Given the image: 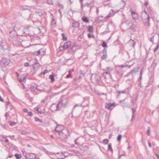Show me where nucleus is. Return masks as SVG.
Wrapping results in <instances>:
<instances>
[{"mask_svg":"<svg viewBox=\"0 0 159 159\" xmlns=\"http://www.w3.org/2000/svg\"><path fill=\"white\" fill-rule=\"evenodd\" d=\"M141 18L143 24L145 26H149L150 25L149 16L146 11H144L142 13Z\"/></svg>","mask_w":159,"mask_h":159,"instance_id":"1","label":"nucleus"},{"mask_svg":"<svg viewBox=\"0 0 159 159\" xmlns=\"http://www.w3.org/2000/svg\"><path fill=\"white\" fill-rule=\"evenodd\" d=\"M123 26H126V29H129L131 30H133V32L135 31L134 29L135 25L132 23H131L129 20H126L123 22L122 24Z\"/></svg>","mask_w":159,"mask_h":159,"instance_id":"2","label":"nucleus"},{"mask_svg":"<svg viewBox=\"0 0 159 159\" xmlns=\"http://www.w3.org/2000/svg\"><path fill=\"white\" fill-rule=\"evenodd\" d=\"M10 62V60L7 58L3 57L0 61V65L2 67L7 66Z\"/></svg>","mask_w":159,"mask_h":159,"instance_id":"3","label":"nucleus"},{"mask_svg":"<svg viewBox=\"0 0 159 159\" xmlns=\"http://www.w3.org/2000/svg\"><path fill=\"white\" fill-rule=\"evenodd\" d=\"M33 60L34 61V63L33 66L34 71V73H35L39 69L40 65L36 58H35Z\"/></svg>","mask_w":159,"mask_h":159,"instance_id":"4","label":"nucleus"},{"mask_svg":"<svg viewBox=\"0 0 159 159\" xmlns=\"http://www.w3.org/2000/svg\"><path fill=\"white\" fill-rule=\"evenodd\" d=\"M58 134L59 135V138L61 141H64L67 139V136L63 131H61Z\"/></svg>","mask_w":159,"mask_h":159,"instance_id":"5","label":"nucleus"},{"mask_svg":"<svg viewBox=\"0 0 159 159\" xmlns=\"http://www.w3.org/2000/svg\"><path fill=\"white\" fill-rule=\"evenodd\" d=\"M17 34L16 31L13 30L12 29L9 28V36L12 38L16 37Z\"/></svg>","mask_w":159,"mask_h":159,"instance_id":"6","label":"nucleus"},{"mask_svg":"<svg viewBox=\"0 0 159 159\" xmlns=\"http://www.w3.org/2000/svg\"><path fill=\"white\" fill-rule=\"evenodd\" d=\"M115 104L113 103H107L105 105V108L109 110H112L115 107Z\"/></svg>","mask_w":159,"mask_h":159,"instance_id":"7","label":"nucleus"},{"mask_svg":"<svg viewBox=\"0 0 159 159\" xmlns=\"http://www.w3.org/2000/svg\"><path fill=\"white\" fill-rule=\"evenodd\" d=\"M66 157V155L65 154H63L62 152H57L56 153V158L57 159H64V157L63 156Z\"/></svg>","mask_w":159,"mask_h":159,"instance_id":"8","label":"nucleus"},{"mask_svg":"<svg viewBox=\"0 0 159 159\" xmlns=\"http://www.w3.org/2000/svg\"><path fill=\"white\" fill-rule=\"evenodd\" d=\"M71 43L70 42L68 41L65 43L63 46L64 49H67L70 47Z\"/></svg>","mask_w":159,"mask_h":159,"instance_id":"9","label":"nucleus"},{"mask_svg":"<svg viewBox=\"0 0 159 159\" xmlns=\"http://www.w3.org/2000/svg\"><path fill=\"white\" fill-rule=\"evenodd\" d=\"M37 85L35 84H32L30 85V89L32 92H35L37 90Z\"/></svg>","mask_w":159,"mask_h":159,"instance_id":"10","label":"nucleus"},{"mask_svg":"<svg viewBox=\"0 0 159 159\" xmlns=\"http://www.w3.org/2000/svg\"><path fill=\"white\" fill-rule=\"evenodd\" d=\"M27 156L29 159H35L36 157L35 154L33 153H28Z\"/></svg>","mask_w":159,"mask_h":159,"instance_id":"11","label":"nucleus"},{"mask_svg":"<svg viewBox=\"0 0 159 159\" xmlns=\"http://www.w3.org/2000/svg\"><path fill=\"white\" fill-rule=\"evenodd\" d=\"M131 14L133 19L137 20L138 19V16L137 14L134 11H131Z\"/></svg>","mask_w":159,"mask_h":159,"instance_id":"12","label":"nucleus"},{"mask_svg":"<svg viewBox=\"0 0 159 159\" xmlns=\"http://www.w3.org/2000/svg\"><path fill=\"white\" fill-rule=\"evenodd\" d=\"M21 27V25L20 24H17L15 26L13 27L12 29L17 31L20 29Z\"/></svg>","mask_w":159,"mask_h":159,"instance_id":"13","label":"nucleus"},{"mask_svg":"<svg viewBox=\"0 0 159 159\" xmlns=\"http://www.w3.org/2000/svg\"><path fill=\"white\" fill-rule=\"evenodd\" d=\"M63 128V126L61 125H57L55 128V130L56 131L59 133L61 131L62 129Z\"/></svg>","mask_w":159,"mask_h":159,"instance_id":"14","label":"nucleus"},{"mask_svg":"<svg viewBox=\"0 0 159 159\" xmlns=\"http://www.w3.org/2000/svg\"><path fill=\"white\" fill-rule=\"evenodd\" d=\"M49 156L52 159H57V158H56V153L50 152L49 153Z\"/></svg>","mask_w":159,"mask_h":159,"instance_id":"15","label":"nucleus"},{"mask_svg":"<svg viewBox=\"0 0 159 159\" xmlns=\"http://www.w3.org/2000/svg\"><path fill=\"white\" fill-rule=\"evenodd\" d=\"M138 71V69L136 68H134L131 71L130 73L132 75H133L134 74H136Z\"/></svg>","mask_w":159,"mask_h":159,"instance_id":"16","label":"nucleus"},{"mask_svg":"<svg viewBox=\"0 0 159 159\" xmlns=\"http://www.w3.org/2000/svg\"><path fill=\"white\" fill-rule=\"evenodd\" d=\"M107 50L106 49H104L103 50V56L102 58L104 59H106L107 57Z\"/></svg>","mask_w":159,"mask_h":159,"instance_id":"17","label":"nucleus"},{"mask_svg":"<svg viewBox=\"0 0 159 159\" xmlns=\"http://www.w3.org/2000/svg\"><path fill=\"white\" fill-rule=\"evenodd\" d=\"M125 100V99H123V100H120L119 101V102L120 103H121L122 102H123V103L122 104V105L123 106L129 107V104L126 102H124Z\"/></svg>","mask_w":159,"mask_h":159,"instance_id":"18","label":"nucleus"},{"mask_svg":"<svg viewBox=\"0 0 159 159\" xmlns=\"http://www.w3.org/2000/svg\"><path fill=\"white\" fill-rule=\"evenodd\" d=\"M155 36V34H152L149 37V40L150 42L153 43L154 38Z\"/></svg>","mask_w":159,"mask_h":159,"instance_id":"19","label":"nucleus"},{"mask_svg":"<svg viewBox=\"0 0 159 159\" xmlns=\"http://www.w3.org/2000/svg\"><path fill=\"white\" fill-rule=\"evenodd\" d=\"M128 43L130 46L132 47L134 46L135 44L134 41L131 39H130Z\"/></svg>","mask_w":159,"mask_h":159,"instance_id":"20","label":"nucleus"},{"mask_svg":"<svg viewBox=\"0 0 159 159\" xmlns=\"http://www.w3.org/2000/svg\"><path fill=\"white\" fill-rule=\"evenodd\" d=\"M73 71V70H72V69L68 71L69 74L66 76V78H69L70 77H72L71 74H72V72Z\"/></svg>","mask_w":159,"mask_h":159,"instance_id":"21","label":"nucleus"},{"mask_svg":"<svg viewBox=\"0 0 159 159\" xmlns=\"http://www.w3.org/2000/svg\"><path fill=\"white\" fill-rule=\"evenodd\" d=\"M82 20L84 22L89 23V21L88 18L85 16H83L82 19Z\"/></svg>","mask_w":159,"mask_h":159,"instance_id":"22","label":"nucleus"},{"mask_svg":"<svg viewBox=\"0 0 159 159\" xmlns=\"http://www.w3.org/2000/svg\"><path fill=\"white\" fill-rule=\"evenodd\" d=\"M79 23L77 22H74L72 23V26L73 27H78L79 26Z\"/></svg>","mask_w":159,"mask_h":159,"instance_id":"23","label":"nucleus"},{"mask_svg":"<svg viewBox=\"0 0 159 159\" xmlns=\"http://www.w3.org/2000/svg\"><path fill=\"white\" fill-rule=\"evenodd\" d=\"M108 151H110L112 153L113 152V150L112 148L111 143H109L108 144Z\"/></svg>","mask_w":159,"mask_h":159,"instance_id":"24","label":"nucleus"},{"mask_svg":"<svg viewBox=\"0 0 159 159\" xmlns=\"http://www.w3.org/2000/svg\"><path fill=\"white\" fill-rule=\"evenodd\" d=\"M106 75H108V77H109L110 76V72L107 71V72L103 73V75L104 77L105 78H106Z\"/></svg>","mask_w":159,"mask_h":159,"instance_id":"25","label":"nucleus"},{"mask_svg":"<svg viewBox=\"0 0 159 159\" xmlns=\"http://www.w3.org/2000/svg\"><path fill=\"white\" fill-rule=\"evenodd\" d=\"M61 101H60L58 102V104L57 105H53V106H55V107L56 108V110H57L58 111H59L60 110V108L59 107V105L61 104Z\"/></svg>","mask_w":159,"mask_h":159,"instance_id":"26","label":"nucleus"},{"mask_svg":"<svg viewBox=\"0 0 159 159\" xmlns=\"http://www.w3.org/2000/svg\"><path fill=\"white\" fill-rule=\"evenodd\" d=\"M113 12V10H111V11H110V12L108 13V15L105 17V19H107L110 17L113 16L112 13Z\"/></svg>","mask_w":159,"mask_h":159,"instance_id":"27","label":"nucleus"},{"mask_svg":"<svg viewBox=\"0 0 159 159\" xmlns=\"http://www.w3.org/2000/svg\"><path fill=\"white\" fill-rule=\"evenodd\" d=\"M95 79L96 81H99L100 80L101 78L98 75H95Z\"/></svg>","mask_w":159,"mask_h":159,"instance_id":"28","label":"nucleus"},{"mask_svg":"<svg viewBox=\"0 0 159 159\" xmlns=\"http://www.w3.org/2000/svg\"><path fill=\"white\" fill-rule=\"evenodd\" d=\"M49 78L51 80V81L52 82H54L55 80L54 75H50L49 76Z\"/></svg>","mask_w":159,"mask_h":159,"instance_id":"29","label":"nucleus"},{"mask_svg":"<svg viewBox=\"0 0 159 159\" xmlns=\"http://www.w3.org/2000/svg\"><path fill=\"white\" fill-rule=\"evenodd\" d=\"M88 30L90 32H93V26L92 25H90L88 26Z\"/></svg>","mask_w":159,"mask_h":159,"instance_id":"30","label":"nucleus"},{"mask_svg":"<svg viewBox=\"0 0 159 159\" xmlns=\"http://www.w3.org/2000/svg\"><path fill=\"white\" fill-rule=\"evenodd\" d=\"M15 156L16 157V159H20L22 157L20 154H15Z\"/></svg>","mask_w":159,"mask_h":159,"instance_id":"31","label":"nucleus"},{"mask_svg":"<svg viewBox=\"0 0 159 159\" xmlns=\"http://www.w3.org/2000/svg\"><path fill=\"white\" fill-rule=\"evenodd\" d=\"M106 69L109 72L112 71L113 69L112 67H107Z\"/></svg>","mask_w":159,"mask_h":159,"instance_id":"32","label":"nucleus"},{"mask_svg":"<svg viewBox=\"0 0 159 159\" xmlns=\"http://www.w3.org/2000/svg\"><path fill=\"white\" fill-rule=\"evenodd\" d=\"M109 142L108 140L107 139H104L102 141V143L104 144H107Z\"/></svg>","mask_w":159,"mask_h":159,"instance_id":"33","label":"nucleus"},{"mask_svg":"<svg viewBox=\"0 0 159 159\" xmlns=\"http://www.w3.org/2000/svg\"><path fill=\"white\" fill-rule=\"evenodd\" d=\"M126 90L125 89L124 90H122L121 91H119L118 92V93L119 94V95L121 93H123V94L125 93H126Z\"/></svg>","mask_w":159,"mask_h":159,"instance_id":"34","label":"nucleus"},{"mask_svg":"<svg viewBox=\"0 0 159 159\" xmlns=\"http://www.w3.org/2000/svg\"><path fill=\"white\" fill-rule=\"evenodd\" d=\"M61 104L62 105V106L64 107H66L68 103L67 101H66L64 103H63L62 102V100H61Z\"/></svg>","mask_w":159,"mask_h":159,"instance_id":"35","label":"nucleus"},{"mask_svg":"<svg viewBox=\"0 0 159 159\" xmlns=\"http://www.w3.org/2000/svg\"><path fill=\"white\" fill-rule=\"evenodd\" d=\"M23 32L25 34H29V30L28 29H24L23 30Z\"/></svg>","mask_w":159,"mask_h":159,"instance_id":"36","label":"nucleus"},{"mask_svg":"<svg viewBox=\"0 0 159 159\" xmlns=\"http://www.w3.org/2000/svg\"><path fill=\"white\" fill-rule=\"evenodd\" d=\"M62 37L63 38V41H66L67 39V37H65V34L64 33L62 34Z\"/></svg>","mask_w":159,"mask_h":159,"instance_id":"37","label":"nucleus"},{"mask_svg":"<svg viewBox=\"0 0 159 159\" xmlns=\"http://www.w3.org/2000/svg\"><path fill=\"white\" fill-rule=\"evenodd\" d=\"M9 125L11 126H13L15 125L16 124V123L14 122L10 121L9 122Z\"/></svg>","mask_w":159,"mask_h":159,"instance_id":"38","label":"nucleus"},{"mask_svg":"<svg viewBox=\"0 0 159 159\" xmlns=\"http://www.w3.org/2000/svg\"><path fill=\"white\" fill-rule=\"evenodd\" d=\"M83 0H80V3L81 5V9H83L84 6L83 4Z\"/></svg>","mask_w":159,"mask_h":159,"instance_id":"39","label":"nucleus"},{"mask_svg":"<svg viewBox=\"0 0 159 159\" xmlns=\"http://www.w3.org/2000/svg\"><path fill=\"white\" fill-rule=\"evenodd\" d=\"M25 97L29 99V100H30L31 99H32L31 98L29 94L27 93H26L25 94Z\"/></svg>","mask_w":159,"mask_h":159,"instance_id":"40","label":"nucleus"},{"mask_svg":"<svg viewBox=\"0 0 159 159\" xmlns=\"http://www.w3.org/2000/svg\"><path fill=\"white\" fill-rule=\"evenodd\" d=\"M47 3L49 5H52L53 3V2L52 0H47Z\"/></svg>","mask_w":159,"mask_h":159,"instance_id":"41","label":"nucleus"},{"mask_svg":"<svg viewBox=\"0 0 159 159\" xmlns=\"http://www.w3.org/2000/svg\"><path fill=\"white\" fill-rule=\"evenodd\" d=\"M132 118H133V117L134 116V114L136 112V111L135 109H134V108H132Z\"/></svg>","mask_w":159,"mask_h":159,"instance_id":"42","label":"nucleus"},{"mask_svg":"<svg viewBox=\"0 0 159 159\" xmlns=\"http://www.w3.org/2000/svg\"><path fill=\"white\" fill-rule=\"evenodd\" d=\"M35 121H38L40 123H42V120H40L38 117H35Z\"/></svg>","mask_w":159,"mask_h":159,"instance_id":"43","label":"nucleus"},{"mask_svg":"<svg viewBox=\"0 0 159 159\" xmlns=\"http://www.w3.org/2000/svg\"><path fill=\"white\" fill-rule=\"evenodd\" d=\"M122 136L121 134H119L117 138V140L118 141H120L121 139Z\"/></svg>","mask_w":159,"mask_h":159,"instance_id":"44","label":"nucleus"},{"mask_svg":"<svg viewBox=\"0 0 159 159\" xmlns=\"http://www.w3.org/2000/svg\"><path fill=\"white\" fill-rule=\"evenodd\" d=\"M102 46L103 47H107V46L106 43L104 41H103L102 42Z\"/></svg>","mask_w":159,"mask_h":159,"instance_id":"45","label":"nucleus"},{"mask_svg":"<svg viewBox=\"0 0 159 159\" xmlns=\"http://www.w3.org/2000/svg\"><path fill=\"white\" fill-rule=\"evenodd\" d=\"M146 134L147 135H150V127H148V129L146 132Z\"/></svg>","mask_w":159,"mask_h":159,"instance_id":"46","label":"nucleus"},{"mask_svg":"<svg viewBox=\"0 0 159 159\" xmlns=\"http://www.w3.org/2000/svg\"><path fill=\"white\" fill-rule=\"evenodd\" d=\"M159 48V45H157L156 48L154 49V52H156L158 50Z\"/></svg>","mask_w":159,"mask_h":159,"instance_id":"47","label":"nucleus"},{"mask_svg":"<svg viewBox=\"0 0 159 159\" xmlns=\"http://www.w3.org/2000/svg\"><path fill=\"white\" fill-rule=\"evenodd\" d=\"M6 45V43L4 41H2L1 43V46L3 47V45Z\"/></svg>","mask_w":159,"mask_h":159,"instance_id":"48","label":"nucleus"},{"mask_svg":"<svg viewBox=\"0 0 159 159\" xmlns=\"http://www.w3.org/2000/svg\"><path fill=\"white\" fill-rule=\"evenodd\" d=\"M25 80V77H24L22 79H20L19 80V81H20V82L21 83L22 82H23L24 81V80Z\"/></svg>","mask_w":159,"mask_h":159,"instance_id":"49","label":"nucleus"},{"mask_svg":"<svg viewBox=\"0 0 159 159\" xmlns=\"http://www.w3.org/2000/svg\"><path fill=\"white\" fill-rule=\"evenodd\" d=\"M35 110H37V111H38V112L39 113H40V114H41V113H42V111H39V109L38 107H36L35 108Z\"/></svg>","mask_w":159,"mask_h":159,"instance_id":"50","label":"nucleus"},{"mask_svg":"<svg viewBox=\"0 0 159 159\" xmlns=\"http://www.w3.org/2000/svg\"><path fill=\"white\" fill-rule=\"evenodd\" d=\"M2 48L4 50H6L7 49V46L6 45H3V46L2 47Z\"/></svg>","mask_w":159,"mask_h":159,"instance_id":"51","label":"nucleus"},{"mask_svg":"<svg viewBox=\"0 0 159 159\" xmlns=\"http://www.w3.org/2000/svg\"><path fill=\"white\" fill-rule=\"evenodd\" d=\"M32 115V113L31 111H30L28 112V116H31Z\"/></svg>","mask_w":159,"mask_h":159,"instance_id":"52","label":"nucleus"},{"mask_svg":"<svg viewBox=\"0 0 159 159\" xmlns=\"http://www.w3.org/2000/svg\"><path fill=\"white\" fill-rule=\"evenodd\" d=\"M48 71V70H44V72H43V75H44L45 74L47 73Z\"/></svg>","mask_w":159,"mask_h":159,"instance_id":"53","label":"nucleus"},{"mask_svg":"<svg viewBox=\"0 0 159 159\" xmlns=\"http://www.w3.org/2000/svg\"><path fill=\"white\" fill-rule=\"evenodd\" d=\"M24 65L25 66L27 67L29 66V64L28 62H25L24 63Z\"/></svg>","mask_w":159,"mask_h":159,"instance_id":"54","label":"nucleus"},{"mask_svg":"<svg viewBox=\"0 0 159 159\" xmlns=\"http://www.w3.org/2000/svg\"><path fill=\"white\" fill-rule=\"evenodd\" d=\"M58 5H59V6L60 7H61L62 9H63V6L62 5L60 4V3H59L58 4Z\"/></svg>","mask_w":159,"mask_h":159,"instance_id":"55","label":"nucleus"},{"mask_svg":"<svg viewBox=\"0 0 159 159\" xmlns=\"http://www.w3.org/2000/svg\"><path fill=\"white\" fill-rule=\"evenodd\" d=\"M91 4V3H86V4H85V6H87L88 7H89V6Z\"/></svg>","mask_w":159,"mask_h":159,"instance_id":"56","label":"nucleus"},{"mask_svg":"<svg viewBox=\"0 0 159 159\" xmlns=\"http://www.w3.org/2000/svg\"><path fill=\"white\" fill-rule=\"evenodd\" d=\"M142 71H143V69H141V70L140 74V79H141V78H142Z\"/></svg>","mask_w":159,"mask_h":159,"instance_id":"57","label":"nucleus"},{"mask_svg":"<svg viewBox=\"0 0 159 159\" xmlns=\"http://www.w3.org/2000/svg\"><path fill=\"white\" fill-rule=\"evenodd\" d=\"M38 13V15L40 16H42L43 15V14H42V13L41 12H39Z\"/></svg>","mask_w":159,"mask_h":159,"instance_id":"58","label":"nucleus"},{"mask_svg":"<svg viewBox=\"0 0 159 159\" xmlns=\"http://www.w3.org/2000/svg\"><path fill=\"white\" fill-rule=\"evenodd\" d=\"M24 111L25 112H26V113H27V112L28 113V110L27 109H24Z\"/></svg>","mask_w":159,"mask_h":159,"instance_id":"59","label":"nucleus"},{"mask_svg":"<svg viewBox=\"0 0 159 159\" xmlns=\"http://www.w3.org/2000/svg\"><path fill=\"white\" fill-rule=\"evenodd\" d=\"M74 47H75L74 46H73L71 48V51H72V52H73V51H75V50H74Z\"/></svg>","mask_w":159,"mask_h":159,"instance_id":"60","label":"nucleus"},{"mask_svg":"<svg viewBox=\"0 0 159 159\" xmlns=\"http://www.w3.org/2000/svg\"><path fill=\"white\" fill-rule=\"evenodd\" d=\"M148 4V2H145L144 3V5L145 6H147Z\"/></svg>","mask_w":159,"mask_h":159,"instance_id":"61","label":"nucleus"},{"mask_svg":"<svg viewBox=\"0 0 159 159\" xmlns=\"http://www.w3.org/2000/svg\"><path fill=\"white\" fill-rule=\"evenodd\" d=\"M1 136L3 139H6V138L7 137V136L5 135H2Z\"/></svg>","mask_w":159,"mask_h":159,"instance_id":"62","label":"nucleus"},{"mask_svg":"<svg viewBox=\"0 0 159 159\" xmlns=\"http://www.w3.org/2000/svg\"><path fill=\"white\" fill-rule=\"evenodd\" d=\"M131 66H129V65H126L125 67H128V68H130Z\"/></svg>","mask_w":159,"mask_h":159,"instance_id":"63","label":"nucleus"},{"mask_svg":"<svg viewBox=\"0 0 159 159\" xmlns=\"http://www.w3.org/2000/svg\"><path fill=\"white\" fill-rule=\"evenodd\" d=\"M9 115V114H8V113H7V112L6 114H5V116L7 117Z\"/></svg>","mask_w":159,"mask_h":159,"instance_id":"64","label":"nucleus"}]
</instances>
